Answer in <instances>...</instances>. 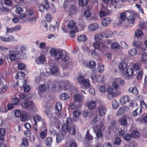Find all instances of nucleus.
<instances>
[{
  "label": "nucleus",
  "mask_w": 147,
  "mask_h": 147,
  "mask_svg": "<svg viewBox=\"0 0 147 147\" xmlns=\"http://www.w3.org/2000/svg\"><path fill=\"white\" fill-rule=\"evenodd\" d=\"M55 59L59 61H67L69 59V57L65 51L59 50L54 57Z\"/></svg>",
  "instance_id": "nucleus-1"
},
{
  "label": "nucleus",
  "mask_w": 147,
  "mask_h": 147,
  "mask_svg": "<svg viewBox=\"0 0 147 147\" xmlns=\"http://www.w3.org/2000/svg\"><path fill=\"white\" fill-rule=\"evenodd\" d=\"M22 107L24 108L29 110H34L36 108L32 100H28L27 99H25L22 104Z\"/></svg>",
  "instance_id": "nucleus-2"
},
{
  "label": "nucleus",
  "mask_w": 147,
  "mask_h": 147,
  "mask_svg": "<svg viewBox=\"0 0 147 147\" xmlns=\"http://www.w3.org/2000/svg\"><path fill=\"white\" fill-rule=\"evenodd\" d=\"M33 120L35 122V125L37 126V125L40 126V123H42V127H45L46 126V124L45 121L44 119H42L41 117L38 115H35L33 118Z\"/></svg>",
  "instance_id": "nucleus-3"
},
{
  "label": "nucleus",
  "mask_w": 147,
  "mask_h": 147,
  "mask_svg": "<svg viewBox=\"0 0 147 147\" xmlns=\"http://www.w3.org/2000/svg\"><path fill=\"white\" fill-rule=\"evenodd\" d=\"M9 55L10 59L11 61H15L16 58L22 59L21 57L18 52L17 51L9 50Z\"/></svg>",
  "instance_id": "nucleus-4"
},
{
  "label": "nucleus",
  "mask_w": 147,
  "mask_h": 147,
  "mask_svg": "<svg viewBox=\"0 0 147 147\" xmlns=\"http://www.w3.org/2000/svg\"><path fill=\"white\" fill-rule=\"evenodd\" d=\"M20 48V50L17 51L21 57V59H26L27 57V56L25 51L27 49L26 47L24 45H22L21 46Z\"/></svg>",
  "instance_id": "nucleus-5"
},
{
  "label": "nucleus",
  "mask_w": 147,
  "mask_h": 147,
  "mask_svg": "<svg viewBox=\"0 0 147 147\" xmlns=\"http://www.w3.org/2000/svg\"><path fill=\"white\" fill-rule=\"evenodd\" d=\"M93 46L95 49H98L100 51H102L105 49L106 46L102 43L98 44V42H94L93 44Z\"/></svg>",
  "instance_id": "nucleus-6"
},
{
  "label": "nucleus",
  "mask_w": 147,
  "mask_h": 147,
  "mask_svg": "<svg viewBox=\"0 0 147 147\" xmlns=\"http://www.w3.org/2000/svg\"><path fill=\"white\" fill-rule=\"evenodd\" d=\"M76 23L73 20H70L67 23V26L70 29H75L76 30L78 28L76 26Z\"/></svg>",
  "instance_id": "nucleus-7"
},
{
  "label": "nucleus",
  "mask_w": 147,
  "mask_h": 147,
  "mask_svg": "<svg viewBox=\"0 0 147 147\" xmlns=\"http://www.w3.org/2000/svg\"><path fill=\"white\" fill-rule=\"evenodd\" d=\"M111 13V11L105 8L102 9L99 13V15L100 17H103L109 15Z\"/></svg>",
  "instance_id": "nucleus-8"
},
{
  "label": "nucleus",
  "mask_w": 147,
  "mask_h": 147,
  "mask_svg": "<svg viewBox=\"0 0 147 147\" xmlns=\"http://www.w3.org/2000/svg\"><path fill=\"white\" fill-rule=\"evenodd\" d=\"M111 19L109 17L106 18L102 21V24L104 26H109L111 22Z\"/></svg>",
  "instance_id": "nucleus-9"
},
{
  "label": "nucleus",
  "mask_w": 147,
  "mask_h": 147,
  "mask_svg": "<svg viewBox=\"0 0 147 147\" xmlns=\"http://www.w3.org/2000/svg\"><path fill=\"white\" fill-rule=\"evenodd\" d=\"M130 97L128 95L125 96L121 97L119 100V102L122 105L125 104L129 101Z\"/></svg>",
  "instance_id": "nucleus-10"
},
{
  "label": "nucleus",
  "mask_w": 147,
  "mask_h": 147,
  "mask_svg": "<svg viewBox=\"0 0 147 147\" xmlns=\"http://www.w3.org/2000/svg\"><path fill=\"white\" fill-rule=\"evenodd\" d=\"M99 113L101 116H104L107 111V110L105 107L103 105H100L98 107Z\"/></svg>",
  "instance_id": "nucleus-11"
},
{
  "label": "nucleus",
  "mask_w": 147,
  "mask_h": 147,
  "mask_svg": "<svg viewBox=\"0 0 147 147\" xmlns=\"http://www.w3.org/2000/svg\"><path fill=\"white\" fill-rule=\"evenodd\" d=\"M99 28V25L96 23L91 24L89 25L88 28L90 31H94L98 30Z\"/></svg>",
  "instance_id": "nucleus-12"
},
{
  "label": "nucleus",
  "mask_w": 147,
  "mask_h": 147,
  "mask_svg": "<svg viewBox=\"0 0 147 147\" xmlns=\"http://www.w3.org/2000/svg\"><path fill=\"white\" fill-rule=\"evenodd\" d=\"M102 32L103 37L109 38L113 36V33L110 30H106L103 31Z\"/></svg>",
  "instance_id": "nucleus-13"
},
{
  "label": "nucleus",
  "mask_w": 147,
  "mask_h": 147,
  "mask_svg": "<svg viewBox=\"0 0 147 147\" xmlns=\"http://www.w3.org/2000/svg\"><path fill=\"white\" fill-rule=\"evenodd\" d=\"M92 136L89 133V130H88L86 132L84 140L86 142L90 141L93 139Z\"/></svg>",
  "instance_id": "nucleus-14"
},
{
  "label": "nucleus",
  "mask_w": 147,
  "mask_h": 147,
  "mask_svg": "<svg viewBox=\"0 0 147 147\" xmlns=\"http://www.w3.org/2000/svg\"><path fill=\"white\" fill-rule=\"evenodd\" d=\"M103 37V36L101 32L100 33H98L96 34L94 36V38L96 41V42H97L101 41V39Z\"/></svg>",
  "instance_id": "nucleus-15"
},
{
  "label": "nucleus",
  "mask_w": 147,
  "mask_h": 147,
  "mask_svg": "<svg viewBox=\"0 0 147 147\" xmlns=\"http://www.w3.org/2000/svg\"><path fill=\"white\" fill-rule=\"evenodd\" d=\"M45 142L48 147H51L53 143V139L51 137H48L45 139Z\"/></svg>",
  "instance_id": "nucleus-16"
},
{
  "label": "nucleus",
  "mask_w": 147,
  "mask_h": 147,
  "mask_svg": "<svg viewBox=\"0 0 147 147\" xmlns=\"http://www.w3.org/2000/svg\"><path fill=\"white\" fill-rule=\"evenodd\" d=\"M77 126L75 125H73L70 126L68 131L71 135H74L76 132Z\"/></svg>",
  "instance_id": "nucleus-17"
},
{
  "label": "nucleus",
  "mask_w": 147,
  "mask_h": 147,
  "mask_svg": "<svg viewBox=\"0 0 147 147\" xmlns=\"http://www.w3.org/2000/svg\"><path fill=\"white\" fill-rule=\"evenodd\" d=\"M56 82L55 81L52 82L51 80L49 81L47 84L48 88L54 90L56 88Z\"/></svg>",
  "instance_id": "nucleus-18"
},
{
  "label": "nucleus",
  "mask_w": 147,
  "mask_h": 147,
  "mask_svg": "<svg viewBox=\"0 0 147 147\" xmlns=\"http://www.w3.org/2000/svg\"><path fill=\"white\" fill-rule=\"evenodd\" d=\"M93 130L95 133L96 136L98 138H101L102 136V133L100 129L97 130L95 127H92Z\"/></svg>",
  "instance_id": "nucleus-19"
},
{
  "label": "nucleus",
  "mask_w": 147,
  "mask_h": 147,
  "mask_svg": "<svg viewBox=\"0 0 147 147\" xmlns=\"http://www.w3.org/2000/svg\"><path fill=\"white\" fill-rule=\"evenodd\" d=\"M128 53L129 56H134L138 54V51L137 49L136 48H133L128 51Z\"/></svg>",
  "instance_id": "nucleus-20"
},
{
  "label": "nucleus",
  "mask_w": 147,
  "mask_h": 147,
  "mask_svg": "<svg viewBox=\"0 0 147 147\" xmlns=\"http://www.w3.org/2000/svg\"><path fill=\"white\" fill-rule=\"evenodd\" d=\"M140 61L142 63H147V53H143L142 55Z\"/></svg>",
  "instance_id": "nucleus-21"
},
{
  "label": "nucleus",
  "mask_w": 147,
  "mask_h": 147,
  "mask_svg": "<svg viewBox=\"0 0 147 147\" xmlns=\"http://www.w3.org/2000/svg\"><path fill=\"white\" fill-rule=\"evenodd\" d=\"M142 109L140 107H138L132 112V115L134 116H136L140 115L142 112Z\"/></svg>",
  "instance_id": "nucleus-22"
},
{
  "label": "nucleus",
  "mask_w": 147,
  "mask_h": 147,
  "mask_svg": "<svg viewBox=\"0 0 147 147\" xmlns=\"http://www.w3.org/2000/svg\"><path fill=\"white\" fill-rule=\"evenodd\" d=\"M64 139V136L63 134H58L56 135V142L57 143L61 142Z\"/></svg>",
  "instance_id": "nucleus-23"
},
{
  "label": "nucleus",
  "mask_w": 147,
  "mask_h": 147,
  "mask_svg": "<svg viewBox=\"0 0 147 147\" xmlns=\"http://www.w3.org/2000/svg\"><path fill=\"white\" fill-rule=\"evenodd\" d=\"M134 70L131 68H128L126 71V75L127 77L129 78L131 77L134 74Z\"/></svg>",
  "instance_id": "nucleus-24"
},
{
  "label": "nucleus",
  "mask_w": 147,
  "mask_h": 147,
  "mask_svg": "<svg viewBox=\"0 0 147 147\" xmlns=\"http://www.w3.org/2000/svg\"><path fill=\"white\" fill-rule=\"evenodd\" d=\"M44 129V130L42 131L40 134V136L41 138L44 139L45 138L47 135V129L46 128V126L45 127H42Z\"/></svg>",
  "instance_id": "nucleus-25"
},
{
  "label": "nucleus",
  "mask_w": 147,
  "mask_h": 147,
  "mask_svg": "<svg viewBox=\"0 0 147 147\" xmlns=\"http://www.w3.org/2000/svg\"><path fill=\"white\" fill-rule=\"evenodd\" d=\"M117 0H110L109 4V7L113 9L115 8L117 5Z\"/></svg>",
  "instance_id": "nucleus-26"
},
{
  "label": "nucleus",
  "mask_w": 147,
  "mask_h": 147,
  "mask_svg": "<svg viewBox=\"0 0 147 147\" xmlns=\"http://www.w3.org/2000/svg\"><path fill=\"white\" fill-rule=\"evenodd\" d=\"M0 38L2 41L4 42H8L11 41V39H13V36L11 35L9 36V37H5L3 36H1Z\"/></svg>",
  "instance_id": "nucleus-27"
},
{
  "label": "nucleus",
  "mask_w": 147,
  "mask_h": 147,
  "mask_svg": "<svg viewBox=\"0 0 147 147\" xmlns=\"http://www.w3.org/2000/svg\"><path fill=\"white\" fill-rule=\"evenodd\" d=\"M59 51V50H57L55 48H53L50 49L49 52L50 55L54 57H55Z\"/></svg>",
  "instance_id": "nucleus-28"
},
{
  "label": "nucleus",
  "mask_w": 147,
  "mask_h": 147,
  "mask_svg": "<svg viewBox=\"0 0 147 147\" xmlns=\"http://www.w3.org/2000/svg\"><path fill=\"white\" fill-rule=\"evenodd\" d=\"M28 114L23 113L20 116V119L22 121H26L28 119Z\"/></svg>",
  "instance_id": "nucleus-29"
},
{
  "label": "nucleus",
  "mask_w": 147,
  "mask_h": 147,
  "mask_svg": "<svg viewBox=\"0 0 147 147\" xmlns=\"http://www.w3.org/2000/svg\"><path fill=\"white\" fill-rule=\"evenodd\" d=\"M59 69L57 66L55 65H52L50 69L51 73L53 74H56L58 71Z\"/></svg>",
  "instance_id": "nucleus-30"
},
{
  "label": "nucleus",
  "mask_w": 147,
  "mask_h": 147,
  "mask_svg": "<svg viewBox=\"0 0 147 147\" xmlns=\"http://www.w3.org/2000/svg\"><path fill=\"white\" fill-rule=\"evenodd\" d=\"M96 105V102L94 101H91L88 103V107L89 109H92L95 108Z\"/></svg>",
  "instance_id": "nucleus-31"
},
{
  "label": "nucleus",
  "mask_w": 147,
  "mask_h": 147,
  "mask_svg": "<svg viewBox=\"0 0 147 147\" xmlns=\"http://www.w3.org/2000/svg\"><path fill=\"white\" fill-rule=\"evenodd\" d=\"M8 48L0 45V53L4 54L8 52Z\"/></svg>",
  "instance_id": "nucleus-32"
},
{
  "label": "nucleus",
  "mask_w": 147,
  "mask_h": 147,
  "mask_svg": "<svg viewBox=\"0 0 147 147\" xmlns=\"http://www.w3.org/2000/svg\"><path fill=\"white\" fill-rule=\"evenodd\" d=\"M129 91L130 92L136 95L138 94V91L135 87H130L129 89Z\"/></svg>",
  "instance_id": "nucleus-33"
},
{
  "label": "nucleus",
  "mask_w": 147,
  "mask_h": 147,
  "mask_svg": "<svg viewBox=\"0 0 147 147\" xmlns=\"http://www.w3.org/2000/svg\"><path fill=\"white\" fill-rule=\"evenodd\" d=\"M5 133V130L4 129L0 128V140H3Z\"/></svg>",
  "instance_id": "nucleus-34"
},
{
  "label": "nucleus",
  "mask_w": 147,
  "mask_h": 147,
  "mask_svg": "<svg viewBox=\"0 0 147 147\" xmlns=\"http://www.w3.org/2000/svg\"><path fill=\"white\" fill-rule=\"evenodd\" d=\"M87 38L86 36L81 35L78 37V40L79 42H84L87 40Z\"/></svg>",
  "instance_id": "nucleus-35"
},
{
  "label": "nucleus",
  "mask_w": 147,
  "mask_h": 147,
  "mask_svg": "<svg viewBox=\"0 0 147 147\" xmlns=\"http://www.w3.org/2000/svg\"><path fill=\"white\" fill-rule=\"evenodd\" d=\"M69 96L68 94L66 93H62L60 97V98L61 99L64 100H65L66 99L69 98Z\"/></svg>",
  "instance_id": "nucleus-36"
},
{
  "label": "nucleus",
  "mask_w": 147,
  "mask_h": 147,
  "mask_svg": "<svg viewBox=\"0 0 147 147\" xmlns=\"http://www.w3.org/2000/svg\"><path fill=\"white\" fill-rule=\"evenodd\" d=\"M88 0H79V5L82 7H84L87 4Z\"/></svg>",
  "instance_id": "nucleus-37"
},
{
  "label": "nucleus",
  "mask_w": 147,
  "mask_h": 147,
  "mask_svg": "<svg viewBox=\"0 0 147 147\" xmlns=\"http://www.w3.org/2000/svg\"><path fill=\"white\" fill-rule=\"evenodd\" d=\"M8 88L7 85H5L0 88V94H2L5 92Z\"/></svg>",
  "instance_id": "nucleus-38"
},
{
  "label": "nucleus",
  "mask_w": 147,
  "mask_h": 147,
  "mask_svg": "<svg viewBox=\"0 0 147 147\" xmlns=\"http://www.w3.org/2000/svg\"><path fill=\"white\" fill-rule=\"evenodd\" d=\"M74 100L77 102H80L83 99V97L81 98V96L78 94L75 95L74 97Z\"/></svg>",
  "instance_id": "nucleus-39"
},
{
  "label": "nucleus",
  "mask_w": 147,
  "mask_h": 147,
  "mask_svg": "<svg viewBox=\"0 0 147 147\" xmlns=\"http://www.w3.org/2000/svg\"><path fill=\"white\" fill-rule=\"evenodd\" d=\"M70 127L66 124H64L62 126L61 129L63 131L66 132L68 131Z\"/></svg>",
  "instance_id": "nucleus-40"
},
{
  "label": "nucleus",
  "mask_w": 147,
  "mask_h": 147,
  "mask_svg": "<svg viewBox=\"0 0 147 147\" xmlns=\"http://www.w3.org/2000/svg\"><path fill=\"white\" fill-rule=\"evenodd\" d=\"M62 108V104L60 102L57 103L55 106V111H60Z\"/></svg>",
  "instance_id": "nucleus-41"
},
{
  "label": "nucleus",
  "mask_w": 147,
  "mask_h": 147,
  "mask_svg": "<svg viewBox=\"0 0 147 147\" xmlns=\"http://www.w3.org/2000/svg\"><path fill=\"white\" fill-rule=\"evenodd\" d=\"M38 88L39 91L41 92H45L46 90V87L45 84L40 85Z\"/></svg>",
  "instance_id": "nucleus-42"
},
{
  "label": "nucleus",
  "mask_w": 147,
  "mask_h": 147,
  "mask_svg": "<svg viewBox=\"0 0 147 147\" xmlns=\"http://www.w3.org/2000/svg\"><path fill=\"white\" fill-rule=\"evenodd\" d=\"M113 107L115 109L119 107V103L115 100H114L112 102Z\"/></svg>",
  "instance_id": "nucleus-43"
},
{
  "label": "nucleus",
  "mask_w": 147,
  "mask_h": 147,
  "mask_svg": "<svg viewBox=\"0 0 147 147\" xmlns=\"http://www.w3.org/2000/svg\"><path fill=\"white\" fill-rule=\"evenodd\" d=\"M120 19L123 21H124L127 19V17L126 14L125 12H123L120 13Z\"/></svg>",
  "instance_id": "nucleus-44"
},
{
  "label": "nucleus",
  "mask_w": 147,
  "mask_h": 147,
  "mask_svg": "<svg viewBox=\"0 0 147 147\" xmlns=\"http://www.w3.org/2000/svg\"><path fill=\"white\" fill-rule=\"evenodd\" d=\"M132 44L134 47L137 48L140 47L142 44L141 42L138 41H134V42L132 43Z\"/></svg>",
  "instance_id": "nucleus-45"
},
{
  "label": "nucleus",
  "mask_w": 147,
  "mask_h": 147,
  "mask_svg": "<svg viewBox=\"0 0 147 147\" xmlns=\"http://www.w3.org/2000/svg\"><path fill=\"white\" fill-rule=\"evenodd\" d=\"M29 144L28 140L26 138H24L22 139V145H23L25 147H27Z\"/></svg>",
  "instance_id": "nucleus-46"
},
{
  "label": "nucleus",
  "mask_w": 147,
  "mask_h": 147,
  "mask_svg": "<svg viewBox=\"0 0 147 147\" xmlns=\"http://www.w3.org/2000/svg\"><path fill=\"white\" fill-rule=\"evenodd\" d=\"M127 20L128 22L131 24H133L135 22V18L133 15H130Z\"/></svg>",
  "instance_id": "nucleus-47"
},
{
  "label": "nucleus",
  "mask_w": 147,
  "mask_h": 147,
  "mask_svg": "<svg viewBox=\"0 0 147 147\" xmlns=\"http://www.w3.org/2000/svg\"><path fill=\"white\" fill-rule=\"evenodd\" d=\"M84 16L86 18H88L91 16V11L89 10L85 11L84 13Z\"/></svg>",
  "instance_id": "nucleus-48"
},
{
  "label": "nucleus",
  "mask_w": 147,
  "mask_h": 147,
  "mask_svg": "<svg viewBox=\"0 0 147 147\" xmlns=\"http://www.w3.org/2000/svg\"><path fill=\"white\" fill-rule=\"evenodd\" d=\"M33 13L34 10L32 9H30L26 11L25 14L26 16H32L33 14Z\"/></svg>",
  "instance_id": "nucleus-49"
},
{
  "label": "nucleus",
  "mask_w": 147,
  "mask_h": 147,
  "mask_svg": "<svg viewBox=\"0 0 147 147\" xmlns=\"http://www.w3.org/2000/svg\"><path fill=\"white\" fill-rule=\"evenodd\" d=\"M76 10V7L73 5L71 6L69 8V11L71 14H74L75 13Z\"/></svg>",
  "instance_id": "nucleus-50"
},
{
  "label": "nucleus",
  "mask_w": 147,
  "mask_h": 147,
  "mask_svg": "<svg viewBox=\"0 0 147 147\" xmlns=\"http://www.w3.org/2000/svg\"><path fill=\"white\" fill-rule=\"evenodd\" d=\"M42 3L45 5V9L47 10L49 9L50 4L48 3L47 0H44L43 1Z\"/></svg>",
  "instance_id": "nucleus-51"
},
{
  "label": "nucleus",
  "mask_w": 147,
  "mask_h": 147,
  "mask_svg": "<svg viewBox=\"0 0 147 147\" xmlns=\"http://www.w3.org/2000/svg\"><path fill=\"white\" fill-rule=\"evenodd\" d=\"M139 136V133L138 131H133L131 133V136L133 138H138Z\"/></svg>",
  "instance_id": "nucleus-52"
},
{
  "label": "nucleus",
  "mask_w": 147,
  "mask_h": 147,
  "mask_svg": "<svg viewBox=\"0 0 147 147\" xmlns=\"http://www.w3.org/2000/svg\"><path fill=\"white\" fill-rule=\"evenodd\" d=\"M142 34V32L140 30H138L135 31V35L136 37H139Z\"/></svg>",
  "instance_id": "nucleus-53"
},
{
  "label": "nucleus",
  "mask_w": 147,
  "mask_h": 147,
  "mask_svg": "<svg viewBox=\"0 0 147 147\" xmlns=\"http://www.w3.org/2000/svg\"><path fill=\"white\" fill-rule=\"evenodd\" d=\"M21 112L19 110H16L14 112V116L16 117H18L21 116Z\"/></svg>",
  "instance_id": "nucleus-54"
},
{
  "label": "nucleus",
  "mask_w": 147,
  "mask_h": 147,
  "mask_svg": "<svg viewBox=\"0 0 147 147\" xmlns=\"http://www.w3.org/2000/svg\"><path fill=\"white\" fill-rule=\"evenodd\" d=\"M124 112L123 108L121 107L119 109L116 113V115L117 116H120L123 114Z\"/></svg>",
  "instance_id": "nucleus-55"
},
{
  "label": "nucleus",
  "mask_w": 147,
  "mask_h": 147,
  "mask_svg": "<svg viewBox=\"0 0 147 147\" xmlns=\"http://www.w3.org/2000/svg\"><path fill=\"white\" fill-rule=\"evenodd\" d=\"M131 135L127 134L124 135V138L126 141H129L131 139Z\"/></svg>",
  "instance_id": "nucleus-56"
},
{
  "label": "nucleus",
  "mask_w": 147,
  "mask_h": 147,
  "mask_svg": "<svg viewBox=\"0 0 147 147\" xmlns=\"http://www.w3.org/2000/svg\"><path fill=\"white\" fill-rule=\"evenodd\" d=\"M16 12L18 14H21L23 13V10L22 8L20 7H18L16 9Z\"/></svg>",
  "instance_id": "nucleus-57"
},
{
  "label": "nucleus",
  "mask_w": 147,
  "mask_h": 147,
  "mask_svg": "<svg viewBox=\"0 0 147 147\" xmlns=\"http://www.w3.org/2000/svg\"><path fill=\"white\" fill-rule=\"evenodd\" d=\"M120 122L122 125H125L127 123V119L125 118H122Z\"/></svg>",
  "instance_id": "nucleus-58"
},
{
  "label": "nucleus",
  "mask_w": 147,
  "mask_h": 147,
  "mask_svg": "<svg viewBox=\"0 0 147 147\" xmlns=\"http://www.w3.org/2000/svg\"><path fill=\"white\" fill-rule=\"evenodd\" d=\"M78 30V29L76 30H75V29H73L71 30L70 31V36L72 38L74 37L75 36V33L77 32Z\"/></svg>",
  "instance_id": "nucleus-59"
},
{
  "label": "nucleus",
  "mask_w": 147,
  "mask_h": 147,
  "mask_svg": "<svg viewBox=\"0 0 147 147\" xmlns=\"http://www.w3.org/2000/svg\"><path fill=\"white\" fill-rule=\"evenodd\" d=\"M104 65H98V70L100 72H102L104 70Z\"/></svg>",
  "instance_id": "nucleus-60"
},
{
  "label": "nucleus",
  "mask_w": 147,
  "mask_h": 147,
  "mask_svg": "<svg viewBox=\"0 0 147 147\" xmlns=\"http://www.w3.org/2000/svg\"><path fill=\"white\" fill-rule=\"evenodd\" d=\"M118 82H117V80L116 82H113V87L115 90H117L119 88Z\"/></svg>",
  "instance_id": "nucleus-61"
},
{
  "label": "nucleus",
  "mask_w": 147,
  "mask_h": 147,
  "mask_svg": "<svg viewBox=\"0 0 147 147\" xmlns=\"http://www.w3.org/2000/svg\"><path fill=\"white\" fill-rule=\"evenodd\" d=\"M45 18L47 22H50L52 19L51 15L50 13H47L46 15Z\"/></svg>",
  "instance_id": "nucleus-62"
},
{
  "label": "nucleus",
  "mask_w": 147,
  "mask_h": 147,
  "mask_svg": "<svg viewBox=\"0 0 147 147\" xmlns=\"http://www.w3.org/2000/svg\"><path fill=\"white\" fill-rule=\"evenodd\" d=\"M111 46L113 49H117L119 48V45L118 43L115 42L112 43Z\"/></svg>",
  "instance_id": "nucleus-63"
},
{
  "label": "nucleus",
  "mask_w": 147,
  "mask_h": 147,
  "mask_svg": "<svg viewBox=\"0 0 147 147\" xmlns=\"http://www.w3.org/2000/svg\"><path fill=\"white\" fill-rule=\"evenodd\" d=\"M45 56L42 55L39 57L38 60L40 62L43 63L45 61Z\"/></svg>",
  "instance_id": "nucleus-64"
}]
</instances>
